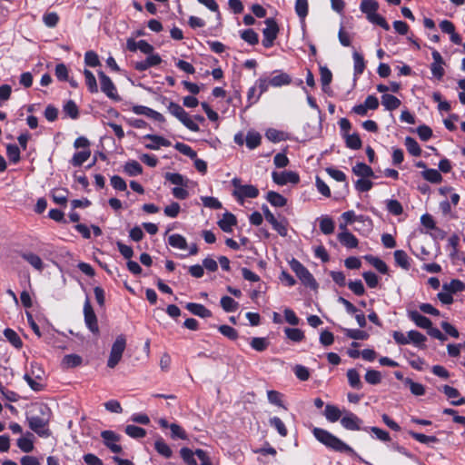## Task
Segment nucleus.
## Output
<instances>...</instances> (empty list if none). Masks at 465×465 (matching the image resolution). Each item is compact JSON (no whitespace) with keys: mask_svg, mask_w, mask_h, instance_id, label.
Masks as SVG:
<instances>
[{"mask_svg":"<svg viewBox=\"0 0 465 465\" xmlns=\"http://www.w3.org/2000/svg\"><path fill=\"white\" fill-rule=\"evenodd\" d=\"M90 155H91L90 149H86L82 152H78L74 154V156L71 160V163L74 166H80L89 159Z\"/></svg>","mask_w":465,"mask_h":465,"instance_id":"obj_39","label":"nucleus"},{"mask_svg":"<svg viewBox=\"0 0 465 465\" xmlns=\"http://www.w3.org/2000/svg\"><path fill=\"white\" fill-rule=\"evenodd\" d=\"M265 136L269 141L272 143H278L286 139V134L284 132L278 131L273 128L268 129L265 133Z\"/></svg>","mask_w":465,"mask_h":465,"instance_id":"obj_45","label":"nucleus"},{"mask_svg":"<svg viewBox=\"0 0 465 465\" xmlns=\"http://www.w3.org/2000/svg\"><path fill=\"white\" fill-rule=\"evenodd\" d=\"M221 306L225 312H232L238 309L239 304L232 297L223 296L221 299Z\"/></svg>","mask_w":465,"mask_h":465,"instance_id":"obj_44","label":"nucleus"},{"mask_svg":"<svg viewBox=\"0 0 465 465\" xmlns=\"http://www.w3.org/2000/svg\"><path fill=\"white\" fill-rule=\"evenodd\" d=\"M126 348V339L121 334L118 335L112 345L109 358L107 360V367L110 369L115 368L123 357V353Z\"/></svg>","mask_w":465,"mask_h":465,"instance_id":"obj_3","label":"nucleus"},{"mask_svg":"<svg viewBox=\"0 0 465 465\" xmlns=\"http://www.w3.org/2000/svg\"><path fill=\"white\" fill-rule=\"evenodd\" d=\"M232 183L235 187L233 195L241 203H243L244 198H256L259 195V190L253 185H241L237 179H234Z\"/></svg>","mask_w":465,"mask_h":465,"instance_id":"obj_5","label":"nucleus"},{"mask_svg":"<svg viewBox=\"0 0 465 465\" xmlns=\"http://www.w3.org/2000/svg\"><path fill=\"white\" fill-rule=\"evenodd\" d=\"M101 437L104 440V444L114 453H121L123 449L118 442L121 440L120 435L116 434L113 430H104L101 432Z\"/></svg>","mask_w":465,"mask_h":465,"instance_id":"obj_9","label":"nucleus"},{"mask_svg":"<svg viewBox=\"0 0 465 465\" xmlns=\"http://www.w3.org/2000/svg\"><path fill=\"white\" fill-rule=\"evenodd\" d=\"M181 457L188 465H197L194 459V453L189 448H182L180 450Z\"/></svg>","mask_w":465,"mask_h":465,"instance_id":"obj_62","label":"nucleus"},{"mask_svg":"<svg viewBox=\"0 0 465 465\" xmlns=\"http://www.w3.org/2000/svg\"><path fill=\"white\" fill-rule=\"evenodd\" d=\"M341 413V410L335 405L327 404L325 407L324 416L331 422H335L340 420Z\"/></svg>","mask_w":465,"mask_h":465,"instance_id":"obj_27","label":"nucleus"},{"mask_svg":"<svg viewBox=\"0 0 465 465\" xmlns=\"http://www.w3.org/2000/svg\"><path fill=\"white\" fill-rule=\"evenodd\" d=\"M168 112L176 117L184 126L193 132L200 130L198 124L193 122L188 113L178 104L170 102L167 106Z\"/></svg>","mask_w":465,"mask_h":465,"instance_id":"obj_2","label":"nucleus"},{"mask_svg":"<svg viewBox=\"0 0 465 465\" xmlns=\"http://www.w3.org/2000/svg\"><path fill=\"white\" fill-rule=\"evenodd\" d=\"M236 224V218L233 214L226 213L223 218L218 222L220 228L225 232H231L232 226Z\"/></svg>","mask_w":465,"mask_h":465,"instance_id":"obj_22","label":"nucleus"},{"mask_svg":"<svg viewBox=\"0 0 465 465\" xmlns=\"http://www.w3.org/2000/svg\"><path fill=\"white\" fill-rule=\"evenodd\" d=\"M6 154L9 160L14 163H18L20 160V150L15 144H8L6 146Z\"/></svg>","mask_w":465,"mask_h":465,"instance_id":"obj_55","label":"nucleus"},{"mask_svg":"<svg viewBox=\"0 0 465 465\" xmlns=\"http://www.w3.org/2000/svg\"><path fill=\"white\" fill-rule=\"evenodd\" d=\"M165 179L177 186H185L187 181L180 173H166Z\"/></svg>","mask_w":465,"mask_h":465,"instance_id":"obj_59","label":"nucleus"},{"mask_svg":"<svg viewBox=\"0 0 465 465\" xmlns=\"http://www.w3.org/2000/svg\"><path fill=\"white\" fill-rule=\"evenodd\" d=\"M408 316L420 328L427 330L432 325V322L429 318L421 315L417 311H409Z\"/></svg>","mask_w":465,"mask_h":465,"instance_id":"obj_15","label":"nucleus"},{"mask_svg":"<svg viewBox=\"0 0 465 465\" xmlns=\"http://www.w3.org/2000/svg\"><path fill=\"white\" fill-rule=\"evenodd\" d=\"M404 382L409 385L410 390L413 395L421 396L425 393V388L422 384L415 382L409 378H406Z\"/></svg>","mask_w":465,"mask_h":465,"instance_id":"obj_50","label":"nucleus"},{"mask_svg":"<svg viewBox=\"0 0 465 465\" xmlns=\"http://www.w3.org/2000/svg\"><path fill=\"white\" fill-rule=\"evenodd\" d=\"M408 336H409V338H408L409 344L412 343L414 346L420 348V349H424L426 347L425 342L427 341V338L421 332H420L418 331L411 330V331H408Z\"/></svg>","mask_w":465,"mask_h":465,"instance_id":"obj_21","label":"nucleus"},{"mask_svg":"<svg viewBox=\"0 0 465 465\" xmlns=\"http://www.w3.org/2000/svg\"><path fill=\"white\" fill-rule=\"evenodd\" d=\"M201 200L203 203V205L205 207H208V208H211V209H214V210H217V209H221L222 208V203L221 202L214 198V197H212V196H203L201 197Z\"/></svg>","mask_w":465,"mask_h":465,"instance_id":"obj_63","label":"nucleus"},{"mask_svg":"<svg viewBox=\"0 0 465 465\" xmlns=\"http://www.w3.org/2000/svg\"><path fill=\"white\" fill-rule=\"evenodd\" d=\"M286 336L293 341H301L304 338L302 331L296 328H286L284 330Z\"/></svg>","mask_w":465,"mask_h":465,"instance_id":"obj_60","label":"nucleus"},{"mask_svg":"<svg viewBox=\"0 0 465 465\" xmlns=\"http://www.w3.org/2000/svg\"><path fill=\"white\" fill-rule=\"evenodd\" d=\"M444 291H449L451 294L465 290V284L460 280H452L442 285Z\"/></svg>","mask_w":465,"mask_h":465,"instance_id":"obj_35","label":"nucleus"},{"mask_svg":"<svg viewBox=\"0 0 465 465\" xmlns=\"http://www.w3.org/2000/svg\"><path fill=\"white\" fill-rule=\"evenodd\" d=\"M266 27L262 30L263 40L262 45L264 47L269 48L273 45V41L276 39L279 27L277 23L272 18L265 20Z\"/></svg>","mask_w":465,"mask_h":465,"instance_id":"obj_7","label":"nucleus"},{"mask_svg":"<svg viewBox=\"0 0 465 465\" xmlns=\"http://www.w3.org/2000/svg\"><path fill=\"white\" fill-rule=\"evenodd\" d=\"M186 309L191 313L202 318H208L212 315L211 311L200 303L189 302L186 304Z\"/></svg>","mask_w":465,"mask_h":465,"instance_id":"obj_19","label":"nucleus"},{"mask_svg":"<svg viewBox=\"0 0 465 465\" xmlns=\"http://www.w3.org/2000/svg\"><path fill=\"white\" fill-rule=\"evenodd\" d=\"M379 5L374 0H362L361 3V10L366 14L367 18L375 14L378 10Z\"/></svg>","mask_w":465,"mask_h":465,"instance_id":"obj_29","label":"nucleus"},{"mask_svg":"<svg viewBox=\"0 0 465 465\" xmlns=\"http://www.w3.org/2000/svg\"><path fill=\"white\" fill-rule=\"evenodd\" d=\"M154 447L157 452L165 458H170L173 455L171 448L161 438L155 440Z\"/></svg>","mask_w":465,"mask_h":465,"instance_id":"obj_42","label":"nucleus"},{"mask_svg":"<svg viewBox=\"0 0 465 465\" xmlns=\"http://www.w3.org/2000/svg\"><path fill=\"white\" fill-rule=\"evenodd\" d=\"M27 420L30 429L39 436L48 437L50 435V431L47 428L48 419L39 416H31L27 418Z\"/></svg>","mask_w":465,"mask_h":465,"instance_id":"obj_8","label":"nucleus"},{"mask_svg":"<svg viewBox=\"0 0 465 465\" xmlns=\"http://www.w3.org/2000/svg\"><path fill=\"white\" fill-rule=\"evenodd\" d=\"M102 92L110 99L114 101H120L121 98L117 93L116 87L111 78L104 72H98Z\"/></svg>","mask_w":465,"mask_h":465,"instance_id":"obj_6","label":"nucleus"},{"mask_svg":"<svg viewBox=\"0 0 465 465\" xmlns=\"http://www.w3.org/2000/svg\"><path fill=\"white\" fill-rule=\"evenodd\" d=\"M4 335L14 347L17 349H20L22 347L23 341L14 330L9 328L5 329L4 331Z\"/></svg>","mask_w":465,"mask_h":465,"instance_id":"obj_32","label":"nucleus"},{"mask_svg":"<svg viewBox=\"0 0 465 465\" xmlns=\"http://www.w3.org/2000/svg\"><path fill=\"white\" fill-rule=\"evenodd\" d=\"M64 112L72 119H76L79 115V110L76 104L70 100L64 106Z\"/></svg>","mask_w":465,"mask_h":465,"instance_id":"obj_61","label":"nucleus"},{"mask_svg":"<svg viewBox=\"0 0 465 465\" xmlns=\"http://www.w3.org/2000/svg\"><path fill=\"white\" fill-rule=\"evenodd\" d=\"M346 145L353 150H358L361 147V140L358 134H346Z\"/></svg>","mask_w":465,"mask_h":465,"instance_id":"obj_58","label":"nucleus"},{"mask_svg":"<svg viewBox=\"0 0 465 465\" xmlns=\"http://www.w3.org/2000/svg\"><path fill=\"white\" fill-rule=\"evenodd\" d=\"M83 363V359L78 354H67L62 360V365L65 369H71L80 366Z\"/></svg>","mask_w":465,"mask_h":465,"instance_id":"obj_24","label":"nucleus"},{"mask_svg":"<svg viewBox=\"0 0 465 465\" xmlns=\"http://www.w3.org/2000/svg\"><path fill=\"white\" fill-rule=\"evenodd\" d=\"M394 259L400 267L404 270H409L411 264L407 253L402 250H397L394 252Z\"/></svg>","mask_w":465,"mask_h":465,"instance_id":"obj_33","label":"nucleus"},{"mask_svg":"<svg viewBox=\"0 0 465 465\" xmlns=\"http://www.w3.org/2000/svg\"><path fill=\"white\" fill-rule=\"evenodd\" d=\"M124 172L130 176H136L142 173L143 168L136 161H130L124 164Z\"/></svg>","mask_w":465,"mask_h":465,"instance_id":"obj_41","label":"nucleus"},{"mask_svg":"<svg viewBox=\"0 0 465 465\" xmlns=\"http://www.w3.org/2000/svg\"><path fill=\"white\" fill-rule=\"evenodd\" d=\"M168 242L172 247L180 250H186L188 247L186 239L178 233L170 235L168 238Z\"/></svg>","mask_w":465,"mask_h":465,"instance_id":"obj_28","label":"nucleus"},{"mask_svg":"<svg viewBox=\"0 0 465 465\" xmlns=\"http://www.w3.org/2000/svg\"><path fill=\"white\" fill-rule=\"evenodd\" d=\"M272 177L273 182L279 185H285L288 183L295 184L300 181L299 175L292 171L273 172Z\"/></svg>","mask_w":465,"mask_h":465,"instance_id":"obj_11","label":"nucleus"},{"mask_svg":"<svg viewBox=\"0 0 465 465\" xmlns=\"http://www.w3.org/2000/svg\"><path fill=\"white\" fill-rule=\"evenodd\" d=\"M84 63L86 65L95 67L100 64L99 57L94 51H87L84 54Z\"/></svg>","mask_w":465,"mask_h":465,"instance_id":"obj_64","label":"nucleus"},{"mask_svg":"<svg viewBox=\"0 0 465 465\" xmlns=\"http://www.w3.org/2000/svg\"><path fill=\"white\" fill-rule=\"evenodd\" d=\"M320 229L324 234H331L334 231V223L330 217H322L320 222Z\"/></svg>","mask_w":465,"mask_h":465,"instance_id":"obj_52","label":"nucleus"},{"mask_svg":"<svg viewBox=\"0 0 465 465\" xmlns=\"http://www.w3.org/2000/svg\"><path fill=\"white\" fill-rule=\"evenodd\" d=\"M161 62L162 59L158 54H151L143 61L136 62L134 64V68L140 72H143L152 66L158 65Z\"/></svg>","mask_w":465,"mask_h":465,"instance_id":"obj_14","label":"nucleus"},{"mask_svg":"<svg viewBox=\"0 0 465 465\" xmlns=\"http://www.w3.org/2000/svg\"><path fill=\"white\" fill-rule=\"evenodd\" d=\"M267 222L270 223L272 228L281 235L286 236L287 230V221L283 219L282 221H278L273 214L267 215Z\"/></svg>","mask_w":465,"mask_h":465,"instance_id":"obj_18","label":"nucleus"},{"mask_svg":"<svg viewBox=\"0 0 465 465\" xmlns=\"http://www.w3.org/2000/svg\"><path fill=\"white\" fill-rule=\"evenodd\" d=\"M344 334L354 340H366L369 335L366 331L354 329H343Z\"/></svg>","mask_w":465,"mask_h":465,"instance_id":"obj_53","label":"nucleus"},{"mask_svg":"<svg viewBox=\"0 0 465 465\" xmlns=\"http://www.w3.org/2000/svg\"><path fill=\"white\" fill-rule=\"evenodd\" d=\"M295 12L301 19H304L308 15V1L296 0Z\"/></svg>","mask_w":465,"mask_h":465,"instance_id":"obj_57","label":"nucleus"},{"mask_svg":"<svg viewBox=\"0 0 465 465\" xmlns=\"http://www.w3.org/2000/svg\"><path fill=\"white\" fill-rule=\"evenodd\" d=\"M125 433L134 439H141L145 437L146 430L135 425H127L124 430Z\"/></svg>","mask_w":465,"mask_h":465,"instance_id":"obj_40","label":"nucleus"},{"mask_svg":"<svg viewBox=\"0 0 465 465\" xmlns=\"http://www.w3.org/2000/svg\"><path fill=\"white\" fill-rule=\"evenodd\" d=\"M84 78H85V84L87 85L89 92L92 94L97 93L98 86H97L96 79H95L94 74L91 71L85 69L84 71Z\"/></svg>","mask_w":465,"mask_h":465,"instance_id":"obj_38","label":"nucleus"},{"mask_svg":"<svg viewBox=\"0 0 465 465\" xmlns=\"http://www.w3.org/2000/svg\"><path fill=\"white\" fill-rule=\"evenodd\" d=\"M352 57L354 61V74H361L365 69V62L363 56L358 52H354Z\"/></svg>","mask_w":465,"mask_h":465,"instance_id":"obj_46","label":"nucleus"},{"mask_svg":"<svg viewBox=\"0 0 465 465\" xmlns=\"http://www.w3.org/2000/svg\"><path fill=\"white\" fill-rule=\"evenodd\" d=\"M409 434L415 439L417 441L423 443V444H430L435 443L439 440L435 436H427L422 433H418L414 431H409Z\"/></svg>","mask_w":465,"mask_h":465,"instance_id":"obj_51","label":"nucleus"},{"mask_svg":"<svg viewBox=\"0 0 465 465\" xmlns=\"http://www.w3.org/2000/svg\"><path fill=\"white\" fill-rule=\"evenodd\" d=\"M269 423L272 427L275 428L278 433L282 437H286L288 434V430L283 423V421L278 417H272L269 420Z\"/></svg>","mask_w":465,"mask_h":465,"instance_id":"obj_48","label":"nucleus"},{"mask_svg":"<svg viewBox=\"0 0 465 465\" xmlns=\"http://www.w3.org/2000/svg\"><path fill=\"white\" fill-rule=\"evenodd\" d=\"M405 146L411 154H412L414 156L420 155L421 149L414 138L410 137V136L406 137L405 138Z\"/></svg>","mask_w":465,"mask_h":465,"instance_id":"obj_43","label":"nucleus"},{"mask_svg":"<svg viewBox=\"0 0 465 465\" xmlns=\"http://www.w3.org/2000/svg\"><path fill=\"white\" fill-rule=\"evenodd\" d=\"M67 191L64 189H54L52 192V198L57 204H65L67 202Z\"/></svg>","mask_w":465,"mask_h":465,"instance_id":"obj_56","label":"nucleus"},{"mask_svg":"<svg viewBox=\"0 0 465 465\" xmlns=\"http://www.w3.org/2000/svg\"><path fill=\"white\" fill-rule=\"evenodd\" d=\"M381 104L387 110L392 111L401 105V101L392 94H385L381 96Z\"/></svg>","mask_w":465,"mask_h":465,"instance_id":"obj_26","label":"nucleus"},{"mask_svg":"<svg viewBox=\"0 0 465 465\" xmlns=\"http://www.w3.org/2000/svg\"><path fill=\"white\" fill-rule=\"evenodd\" d=\"M84 322L87 328L94 333H97L99 331V327L97 323V318L94 313V311L90 303V301L87 299L84 304Z\"/></svg>","mask_w":465,"mask_h":465,"instance_id":"obj_10","label":"nucleus"},{"mask_svg":"<svg viewBox=\"0 0 465 465\" xmlns=\"http://www.w3.org/2000/svg\"><path fill=\"white\" fill-rule=\"evenodd\" d=\"M312 432L314 437L320 442L335 451L349 453L353 452V450L349 445L323 429L314 428Z\"/></svg>","mask_w":465,"mask_h":465,"instance_id":"obj_1","label":"nucleus"},{"mask_svg":"<svg viewBox=\"0 0 465 465\" xmlns=\"http://www.w3.org/2000/svg\"><path fill=\"white\" fill-rule=\"evenodd\" d=\"M422 176L425 180L434 183H438L442 180L440 173L436 169L425 170L424 172H422Z\"/></svg>","mask_w":465,"mask_h":465,"instance_id":"obj_47","label":"nucleus"},{"mask_svg":"<svg viewBox=\"0 0 465 465\" xmlns=\"http://www.w3.org/2000/svg\"><path fill=\"white\" fill-rule=\"evenodd\" d=\"M292 79L289 74L285 73H281L270 79V84L272 86L279 87L282 85H287L291 84Z\"/></svg>","mask_w":465,"mask_h":465,"instance_id":"obj_37","label":"nucleus"},{"mask_svg":"<svg viewBox=\"0 0 465 465\" xmlns=\"http://www.w3.org/2000/svg\"><path fill=\"white\" fill-rule=\"evenodd\" d=\"M261 134L254 131H249L245 137V143L249 149H254L258 147L261 143Z\"/></svg>","mask_w":465,"mask_h":465,"instance_id":"obj_30","label":"nucleus"},{"mask_svg":"<svg viewBox=\"0 0 465 465\" xmlns=\"http://www.w3.org/2000/svg\"><path fill=\"white\" fill-rule=\"evenodd\" d=\"M290 266L303 284L310 287H316V282L312 274L299 261L292 259L290 262Z\"/></svg>","mask_w":465,"mask_h":465,"instance_id":"obj_4","label":"nucleus"},{"mask_svg":"<svg viewBox=\"0 0 465 465\" xmlns=\"http://www.w3.org/2000/svg\"><path fill=\"white\" fill-rule=\"evenodd\" d=\"M241 37L248 44L254 45L258 44V35L252 29H247L241 33Z\"/></svg>","mask_w":465,"mask_h":465,"instance_id":"obj_54","label":"nucleus"},{"mask_svg":"<svg viewBox=\"0 0 465 465\" xmlns=\"http://www.w3.org/2000/svg\"><path fill=\"white\" fill-rule=\"evenodd\" d=\"M266 200L275 207H283L287 203L286 198L274 191L267 193Z\"/></svg>","mask_w":465,"mask_h":465,"instance_id":"obj_25","label":"nucleus"},{"mask_svg":"<svg viewBox=\"0 0 465 465\" xmlns=\"http://www.w3.org/2000/svg\"><path fill=\"white\" fill-rule=\"evenodd\" d=\"M32 437L33 435L31 433H27V436L21 437L17 440V446L24 452H31L34 450Z\"/></svg>","mask_w":465,"mask_h":465,"instance_id":"obj_31","label":"nucleus"},{"mask_svg":"<svg viewBox=\"0 0 465 465\" xmlns=\"http://www.w3.org/2000/svg\"><path fill=\"white\" fill-rule=\"evenodd\" d=\"M145 139L151 140L153 144H147L146 148L151 150H157L160 146L168 147L171 145V142L162 136L155 134H146L144 136Z\"/></svg>","mask_w":465,"mask_h":465,"instance_id":"obj_20","label":"nucleus"},{"mask_svg":"<svg viewBox=\"0 0 465 465\" xmlns=\"http://www.w3.org/2000/svg\"><path fill=\"white\" fill-rule=\"evenodd\" d=\"M21 256L36 271L42 272L44 270V262L40 256H38L37 254L28 252H23Z\"/></svg>","mask_w":465,"mask_h":465,"instance_id":"obj_16","label":"nucleus"},{"mask_svg":"<svg viewBox=\"0 0 465 465\" xmlns=\"http://www.w3.org/2000/svg\"><path fill=\"white\" fill-rule=\"evenodd\" d=\"M337 238L347 248H356L358 246V239L349 231L341 232Z\"/></svg>","mask_w":465,"mask_h":465,"instance_id":"obj_17","label":"nucleus"},{"mask_svg":"<svg viewBox=\"0 0 465 465\" xmlns=\"http://www.w3.org/2000/svg\"><path fill=\"white\" fill-rule=\"evenodd\" d=\"M251 347L257 351H263L269 346V341L266 338L255 337L250 342Z\"/></svg>","mask_w":465,"mask_h":465,"instance_id":"obj_49","label":"nucleus"},{"mask_svg":"<svg viewBox=\"0 0 465 465\" xmlns=\"http://www.w3.org/2000/svg\"><path fill=\"white\" fill-rule=\"evenodd\" d=\"M347 378L349 384L352 388L360 390L362 387V382L361 381L360 374L355 369L348 370Z\"/></svg>","mask_w":465,"mask_h":465,"instance_id":"obj_36","label":"nucleus"},{"mask_svg":"<svg viewBox=\"0 0 465 465\" xmlns=\"http://www.w3.org/2000/svg\"><path fill=\"white\" fill-rule=\"evenodd\" d=\"M441 391L449 399L451 400L452 405L460 406L465 403V398L460 397V392L457 389L449 385H444L442 386Z\"/></svg>","mask_w":465,"mask_h":465,"instance_id":"obj_13","label":"nucleus"},{"mask_svg":"<svg viewBox=\"0 0 465 465\" xmlns=\"http://www.w3.org/2000/svg\"><path fill=\"white\" fill-rule=\"evenodd\" d=\"M341 425L350 430H360L362 420L354 413L346 411L345 415L341 419Z\"/></svg>","mask_w":465,"mask_h":465,"instance_id":"obj_12","label":"nucleus"},{"mask_svg":"<svg viewBox=\"0 0 465 465\" xmlns=\"http://www.w3.org/2000/svg\"><path fill=\"white\" fill-rule=\"evenodd\" d=\"M352 172L355 175L361 178L372 177L374 173L372 169L364 163H358L352 167Z\"/></svg>","mask_w":465,"mask_h":465,"instance_id":"obj_23","label":"nucleus"},{"mask_svg":"<svg viewBox=\"0 0 465 465\" xmlns=\"http://www.w3.org/2000/svg\"><path fill=\"white\" fill-rule=\"evenodd\" d=\"M364 259L370 262L376 270L381 273H387L388 266L386 263L378 257L372 255H366Z\"/></svg>","mask_w":465,"mask_h":465,"instance_id":"obj_34","label":"nucleus"}]
</instances>
